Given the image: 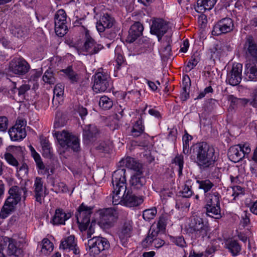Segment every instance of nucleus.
Listing matches in <instances>:
<instances>
[{
  "mask_svg": "<svg viewBox=\"0 0 257 257\" xmlns=\"http://www.w3.org/2000/svg\"><path fill=\"white\" fill-rule=\"evenodd\" d=\"M158 234V231L150 230L147 236L142 241L143 247H148L151 246L159 248L162 246L165 241L160 238H157Z\"/></svg>",
  "mask_w": 257,
  "mask_h": 257,
  "instance_id": "nucleus-16",
  "label": "nucleus"
},
{
  "mask_svg": "<svg viewBox=\"0 0 257 257\" xmlns=\"http://www.w3.org/2000/svg\"><path fill=\"white\" fill-rule=\"evenodd\" d=\"M243 50L247 58H252L257 60V43L252 36H248L246 38L243 46Z\"/></svg>",
  "mask_w": 257,
  "mask_h": 257,
  "instance_id": "nucleus-17",
  "label": "nucleus"
},
{
  "mask_svg": "<svg viewBox=\"0 0 257 257\" xmlns=\"http://www.w3.org/2000/svg\"><path fill=\"white\" fill-rule=\"evenodd\" d=\"M242 65L240 63L234 64L231 70L227 73L226 81L231 85H237L241 81Z\"/></svg>",
  "mask_w": 257,
  "mask_h": 257,
  "instance_id": "nucleus-14",
  "label": "nucleus"
},
{
  "mask_svg": "<svg viewBox=\"0 0 257 257\" xmlns=\"http://www.w3.org/2000/svg\"><path fill=\"white\" fill-rule=\"evenodd\" d=\"M59 247L63 250H72L75 255L79 254L80 252L77 242L75 240V237L72 235L62 239Z\"/></svg>",
  "mask_w": 257,
  "mask_h": 257,
  "instance_id": "nucleus-19",
  "label": "nucleus"
},
{
  "mask_svg": "<svg viewBox=\"0 0 257 257\" xmlns=\"http://www.w3.org/2000/svg\"><path fill=\"white\" fill-rule=\"evenodd\" d=\"M132 231V221L128 219L122 220L117 234L123 245H124L128 238L131 236Z\"/></svg>",
  "mask_w": 257,
  "mask_h": 257,
  "instance_id": "nucleus-13",
  "label": "nucleus"
},
{
  "mask_svg": "<svg viewBox=\"0 0 257 257\" xmlns=\"http://www.w3.org/2000/svg\"><path fill=\"white\" fill-rule=\"evenodd\" d=\"M10 137L12 141H17L25 138L27 135L25 128H19L18 125H15L9 131Z\"/></svg>",
  "mask_w": 257,
  "mask_h": 257,
  "instance_id": "nucleus-27",
  "label": "nucleus"
},
{
  "mask_svg": "<svg viewBox=\"0 0 257 257\" xmlns=\"http://www.w3.org/2000/svg\"><path fill=\"white\" fill-rule=\"evenodd\" d=\"M170 241L175 245L184 248L187 246V243L185 240L184 237L182 235L178 236H173L170 235L169 236Z\"/></svg>",
  "mask_w": 257,
  "mask_h": 257,
  "instance_id": "nucleus-42",
  "label": "nucleus"
},
{
  "mask_svg": "<svg viewBox=\"0 0 257 257\" xmlns=\"http://www.w3.org/2000/svg\"><path fill=\"white\" fill-rule=\"evenodd\" d=\"M55 24L58 22L59 24L66 23V14L64 10H58L55 15Z\"/></svg>",
  "mask_w": 257,
  "mask_h": 257,
  "instance_id": "nucleus-47",
  "label": "nucleus"
},
{
  "mask_svg": "<svg viewBox=\"0 0 257 257\" xmlns=\"http://www.w3.org/2000/svg\"><path fill=\"white\" fill-rule=\"evenodd\" d=\"M125 169L119 168L112 175V184L113 190L112 197L113 205L122 203V194L126 191Z\"/></svg>",
  "mask_w": 257,
  "mask_h": 257,
  "instance_id": "nucleus-3",
  "label": "nucleus"
},
{
  "mask_svg": "<svg viewBox=\"0 0 257 257\" xmlns=\"http://www.w3.org/2000/svg\"><path fill=\"white\" fill-rule=\"evenodd\" d=\"M162 52L164 57H167L170 56L171 53V45L169 44H166V45H163Z\"/></svg>",
  "mask_w": 257,
  "mask_h": 257,
  "instance_id": "nucleus-58",
  "label": "nucleus"
},
{
  "mask_svg": "<svg viewBox=\"0 0 257 257\" xmlns=\"http://www.w3.org/2000/svg\"><path fill=\"white\" fill-rule=\"evenodd\" d=\"M98 134V131L96 126L89 124L86 125L83 128V138L87 143L90 142L94 140Z\"/></svg>",
  "mask_w": 257,
  "mask_h": 257,
  "instance_id": "nucleus-26",
  "label": "nucleus"
},
{
  "mask_svg": "<svg viewBox=\"0 0 257 257\" xmlns=\"http://www.w3.org/2000/svg\"><path fill=\"white\" fill-rule=\"evenodd\" d=\"M233 28L234 24L232 20L229 18H225L214 25L212 34L215 36L226 34L231 32Z\"/></svg>",
  "mask_w": 257,
  "mask_h": 257,
  "instance_id": "nucleus-10",
  "label": "nucleus"
},
{
  "mask_svg": "<svg viewBox=\"0 0 257 257\" xmlns=\"http://www.w3.org/2000/svg\"><path fill=\"white\" fill-rule=\"evenodd\" d=\"M114 23L113 18L108 14H104L96 23V28L100 32H103L106 29L111 28Z\"/></svg>",
  "mask_w": 257,
  "mask_h": 257,
  "instance_id": "nucleus-22",
  "label": "nucleus"
},
{
  "mask_svg": "<svg viewBox=\"0 0 257 257\" xmlns=\"http://www.w3.org/2000/svg\"><path fill=\"white\" fill-rule=\"evenodd\" d=\"M54 135L62 147L71 148L74 152L79 150V141L77 137L65 130L62 132L55 131Z\"/></svg>",
  "mask_w": 257,
  "mask_h": 257,
  "instance_id": "nucleus-5",
  "label": "nucleus"
},
{
  "mask_svg": "<svg viewBox=\"0 0 257 257\" xmlns=\"http://www.w3.org/2000/svg\"><path fill=\"white\" fill-rule=\"evenodd\" d=\"M157 210L155 207L146 209L143 211V217L146 221L153 219L156 216Z\"/></svg>",
  "mask_w": 257,
  "mask_h": 257,
  "instance_id": "nucleus-48",
  "label": "nucleus"
},
{
  "mask_svg": "<svg viewBox=\"0 0 257 257\" xmlns=\"http://www.w3.org/2000/svg\"><path fill=\"white\" fill-rule=\"evenodd\" d=\"M27 190L25 187L20 188L17 186L12 187L9 193L10 196L7 199L1 209V217L6 218L9 214L14 211L15 206L21 200L22 193H23V197L24 200L27 197Z\"/></svg>",
  "mask_w": 257,
  "mask_h": 257,
  "instance_id": "nucleus-4",
  "label": "nucleus"
},
{
  "mask_svg": "<svg viewBox=\"0 0 257 257\" xmlns=\"http://www.w3.org/2000/svg\"><path fill=\"white\" fill-rule=\"evenodd\" d=\"M30 69L29 64L22 58H15L9 63V71L20 76L25 75Z\"/></svg>",
  "mask_w": 257,
  "mask_h": 257,
  "instance_id": "nucleus-8",
  "label": "nucleus"
},
{
  "mask_svg": "<svg viewBox=\"0 0 257 257\" xmlns=\"http://www.w3.org/2000/svg\"><path fill=\"white\" fill-rule=\"evenodd\" d=\"M232 196H233V199L239 196H242L244 194V189L239 186H234L232 187Z\"/></svg>",
  "mask_w": 257,
  "mask_h": 257,
  "instance_id": "nucleus-51",
  "label": "nucleus"
},
{
  "mask_svg": "<svg viewBox=\"0 0 257 257\" xmlns=\"http://www.w3.org/2000/svg\"><path fill=\"white\" fill-rule=\"evenodd\" d=\"M180 193L185 198H189L192 195L193 192L191 189V182L190 181L186 182L182 190L180 191Z\"/></svg>",
  "mask_w": 257,
  "mask_h": 257,
  "instance_id": "nucleus-43",
  "label": "nucleus"
},
{
  "mask_svg": "<svg viewBox=\"0 0 257 257\" xmlns=\"http://www.w3.org/2000/svg\"><path fill=\"white\" fill-rule=\"evenodd\" d=\"M93 90L96 93L106 91L109 87L111 77L106 72L98 71L94 75Z\"/></svg>",
  "mask_w": 257,
  "mask_h": 257,
  "instance_id": "nucleus-6",
  "label": "nucleus"
},
{
  "mask_svg": "<svg viewBox=\"0 0 257 257\" xmlns=\"http://www.w3.org/2000/svg\"><path fill=\"white\" fill-rule=\"evenodd\" d=\"M172 163L178 166L179 175L181 176L182 174V170L184 165L183 156L177 155L172 160Z\"/></svg>",
  "mask_w": 257,
  "mask_h": 257,
  "instance_id": "nucleus-44",
  "label": "nucleus"
},
{
  "mask_svg": "<svg viewBox=\"0 0 257 257\" xmlns=\"http://www.w3.org/2000/svg\"><path fill=\"white\" fill-rule=\"evenodd\" d=\"M99 105L104 110L110 109L113 106L112 101L107 96H103L100 97L99 101Z\"/></svg>",
  "mask_w": 257,
  "mask_h": 257,
  "instance_id": "nucleus-40",
  "label": "nucleus"
},
{
  "mask_svg": "<svg viewBox=\"0 0 257 257\" xmlns=\"http://www.w3.org/2000/svg\"><path fill=\"white\" fill-rule=\"evenodd\" d=\"M28 32V28L24 25L17 24L11 29L12 34L17 38H22L26 36Z\"/></svg>",
  "mask_w": 257,
  "mask_h": 257,
  "instance_id": "nucleus-33",
  "label": "nucleus"
},
{
  "mask_svg": "<svg viewBox=\"0 0 257 257\" xmlns=\"http://www.w3.org/2000/svg\"><path fill=\"white\" fill-rule=\"evenodd\" d=\"M209 53L210 54V58L214 59L217 58L219 55V51L216 47H213L210 49Z\"/></svg>",
  "mask_w": 257,
  "mask_h": 257,
  "instance_id": "nucleus-63",
  "label": "nucleus"
},
{
  "mask_svg": "<svg viewBox=\"0 0 257 257\" xmlns=\"http://www.w3.org/2000/svg\"><path fill=\"white\" fill-rule=\"evenodd\" d=\"M192 136L186 133L182 138L183 152L184 154H188L190 151L189 149V142L192 140Z\"/></svg>",
  "mask_w": 257,
  "mask_h": 257,
  "instance_id": "nucleus-46",
  "label": "nucleus"
},
{
  "mask_svg": "<svg viewBox=\"0 0 257 257\" xmlns=\"http://www.w3.org/2000/svg\"><path fill=\"white\" fill-rule=\"evenodd\" d=\"M144 27L139 22H136L133 24L129 31L127 36L126 42L131 43L135 41L143 34Z\"/></svg>",
  "mask_w": 257,
  "mask_h": 257,
  "instance_id": "nucleus-21",
  "label": "nucleus"
},
{
  "mask_svg": "<svg viewBox=\"0 0 257 257\" xmlns=\"http://www.w3.org/2000/svg\"><path fill=\"white\" fill-rule=\"evenodd\" d=\"M225 245L227 248L234 256L237 255L241 251V246L238 241L234 239H231L227 240Z\"/></svg>",
  "mask_w": 257,
  "mask_h": 257,
  "instance_id": "nucleus-35",
  "label": "nucleus"
},
{
  "mask_svg": "<svg viewBox=\"0 0 257 257\" xmlns=\"http://www.w3.org/2000/svg\"><path fill=\"white\" fill-rule=\"evenodd\" d=\"M124 163L125 162V165L131 169L135 170L136 172H142L141 169L142 165L137 162L134 158L131 157H127L125 160L122 161Z\"/></svg>",
  "mask_w": 257,
  "mask_h": 257,
  "instance_id": "nucleus-37",
  "label": "nucleus"
},
{
  "mask_svg": "<svg viewBox=\"0 0 257 257\" xmlns=\"http://www.w3.org/2000/svg\"><path fill=\"white\" fill-rule=\"evenodd\" d=\"M42 246L41 251L44 253L50 252L53 250V244L48 238H44L42 241Z\"/></svg>",
  "mask_w": 257,
  "mask_h": 257,
  "instance_id": "nucleus-49",
  "label": "nucleus"
},
{
  "mask_svg": "<svg viewBox=\"0 0 257 257\" xmlns=\"http://www.w3.org/2000/svg\"><path fill=\"white\" fill-rule=\"evenodd\" d=\"M216 2L217 0H197L195 10L198 13H203L206 10H211Z\"/></svg>",
  "mask_w": 257,
  "mask_h": 257,
  "instance_id": "nucleus-30",
  "label": "nucleus"
},
{
  "mask_svg": "<svg viewBox=\"0 0 257 257\" xmlns=\"http://www.w3.org/2000/svg\"><path fill=\"white\" fill-rule=\"evenodd\" d=\"M220 198L221 196L218 192L212 190L209 193H206L204 195L205 205L220 204Z\"/></svg>",
  "mask_w": 257,
  "mask_h": 257,
  "instance_id": "nucleus-29",
  "label": "nucleus"
},
{
  "mask_svg": "<svg viewBox=\"0 0 257 257\" xmlns=\"http://www.w3.org/2000/svg\"><path fill=\"white\" fill-rule=\"evenodd\" d=\"M115 61L117 63V68L119 69V67L124 62V58L121 54V50L119 48H116L115 50Z\"/></svg>",
  "mask_w": 257,
  "mask_h": 257,
  "instance_id": "nucleus-52",
  "label": "nucleus"
},
{
  "mask_svg": "<svg viewBox=\"0 0 257 257\" xmlns=\"http://www.w3.org/2000/svg\"><path fill=\"white\" fill-rule=\"evenodd\" d=\"M167 221L166 219L164 216H161L157 223L158 228L160 230H162L165 229Z\"/></svg>",
  "mask_w": 257,
  "mask_h": 257,
  "instance_id": "nucleus-59",
  "label": "nucleus"
},
{
  "mask_svg": "<svg viewBox=\"0 0 257 257\" xmlns=\"http://www.w3.org/2000/svg\"><path fill=\"white\" fill-rule=\"evenodd\" d=\"M103 48V46L97 43L90 36L88 31L85 32V42L84 43L82 51L86 53V55H92L98 53Z\"/></svg>",
  "mask_w": 257,
  "mask_h": 257,
  "instance_id": "nucleus-11",
  "label": "nucleus"
},
{
  "mask_svg": "<svg viewBox=\"0 0 257 257\" xmlns=\"http://www.w3.org/2000/svg\"><path fill=\"white\" fill-rule=\"evenodd\" d=\"M205 208L206 209V214L208 216L215 219H219L221 217L220 204L205 205Z\"/></svg>",
  "mask_w": 257,
  "mask_h": 257,
  "instance_id": "nucleus-32",
  "label": "nucleus"
},
{
  "mask_svg": "<svg viewBox=\"0 0 257 257\" xmlns=\"http://www.w3.org/2000/svg\"><path fill=\"white\" fill-rule=\"evenodd\" d=\"M43 182L42 178L37 177L35 180L34 187L35 197L36 201L40 204L42 203L43 198Z\"/></svg>",
  "mask_w": 257,
  "mask_h": 257,
  "instance_id": "nucleus-28",
  "label": "nucleus"
},
{
  "mask_svg": "<svg viewBox=\"0 0 257 257\" xmlns=\"http://www.w3.org/2000/svg\"><path fill=\"white\" fill-rule=\"evenodd\" d=\"M250 105L255 107L257 105V87L254 89Z\"/></svg>",
  "mask_w": 257,
  "mask_h": 257,
  "instance_id": "nucleus-64",
  "label": "nucleus"
},
{
  "mask_svg": "<svg viewBox=\"0 0 257 257\" xmlns=\"http://www.w3.org/2000/svg\"><path fill=\"white\" fill-rule=\"evenodd\" d=\"M71 216L70 213H66L62 209L58 208L56 209L51 222L55 225L64 224Z\"/></svg>",
  "mask_w": 257,
  "mask_h": 257,
  "instance_id": "nucleus-24",
  "label": "nucleus"
},
{
  "mask_svg": "<svg viewBox=\"0 0 257 257\" xmlns=\"http://www.w3.org/2000/svg\"><path fill=\"white\" fill-rule=\"evenodd\" d=\"M30 89V86L28 84H23L18 89V95L19 96H23L25 93Z\"/></svg>",
  "mask_w": 257,
  "mask_h": 257,
  "instance_id": "nucleus-61",
  "label": "nucleus"
},
{
  "mask_svg": "<svg viewBox=\"0 0 257 257\" xmlns=\"http://www.w3.org/2000/svg\"><path fill=\"white\" fill-rule=\"evenodd\" d=\"M64 85L61 83L56 84L54 89V94L57 97L62 96L64 93Z\"/></svg>",
  "mask_w": 257,
  "mask_h": 257,
  "instance_id": "nucleus-56",
  "label": "nucleus"
},
{
  "mask_svg": "<svg viewBox=\"0 0 257 257\" xmlns=\"http://www.w3.org/2000/svg\"><path fill=\"white\" fill-rule=\"evenodd\" d=\"M239 149H240L241 153L244 155V158L248 155L250 153L251 149L249 144L248 143L239 144L237 145Z\"/></svg>",
  "mask_w": 257,
  "mask_h": 257,
  "instance_id": "nucleus-53",
  "label": "nucleus"
},
{
  "mask_svg": "<svg viewBox=\"0 0 257 257\" xmlns=\"http://www.w3.org/2000/svg\"><path fill=\"white\" fill-rule=\"evenodd\" d=\"M229 159L234 163L238 162L244 158L243 153L237 145L231 147L228 152Z\"/></svg>",
  "mask_w": 257,
  "mask_h": 257,
  "instance_id": "nucleus-31",
  "label": "nucleus"
},
{
  "mask_svg": "<svg viewBox=\"0 0 257 257\" xmlns=\"http://www.w3.org/2000/svg\"><path fill=\"white\" fill-rule=\"evenodd\" d=\"M173 195V191L169 189H163L161 190L160 192L161 196L163 197L164 199H166L167 197H171Z\"/></svg>",
  "mask_w": 257,
  "mask_h": 257,
  "instance_id": "nucleus-60",
  "label": "nucleus"
},
{
  "mask_svg": "<svg viewBox=\"0 0 257 257\" xmlns=\"http://www.w3.org/2000/svg\"><path fill=\"white\" fill-rule=\"evenodd\" d=\"M245 74L251 81H257V60L249 61L245 65Z\"/></svg>",
  "mask_w": 257,
  "mask_h": 257,
  "instance_id": "nucleus-25",
  "label": "nucleus"
},
{
  "mask_svg": "<svg viewBox=\"0 0 257 257\" xmlns=\"http://www.w3.org/2000/svg\"><path fill=\"white\" fill-rule=\"evenodd\" d=\"M5 158L7 162L15 167H18L19 165L18 161L10 153H7L5 154Z\"/></svg>",
  "mask_w": 257,
  "mask_h": 257,
  "instance_id": "nucleus-54",
  "label": "nucleus"
},
{
  "mask_svg": "<svg viewBox=\"0 0 257 257\" xmlns=\"http://www.w3.org/2000/svg\"><path fill=\"white\" fill-rule=\"evenodd\" d=\"M143 202L142 197H138L130 190H126L122 194V203L126 206L132 207L137 206Z\"/></svg>",
  "mask_w": 257,
  "mask_h": 257,
  "instance_id": "nucleus-18",
  "label": "nucleus"
},
{
  "mask_svg": "<svg viewBox=\"0 0 257 257\" xmlns=\"http://www.w3.org/2000/svg\"><path fill=\"white\" fill-rule=\"evenodd\" d=\"M199 60L200 59L198 55H193L186 67V70L190 71L193 69L198 64Z\"/></svg>",
  "mask_w": 257,
  "mask_h": 257,
  "instance_id": "nucleus-50",
  "label": "nucleus"
},
{
  "mask_svg": "<svg viewBox=\"0 0 257 257\" xmlns=\"http://www.w3.org/2000/svg\"><path fill=\"white\" fill-rule=\"evenodd\" d=\"M61 71L67 76L71 83H74L78 81V75L73 70L71 66H69L66 69L62 70Z\"/></svg>",
  "mask_w": 257,
  "mask_h": 257,
  "instance_id": "nucleus-39",
  "label": "nucleus"
},
{
  "mask_svg": "<svg viewBox=\"0 0 257 257\" xmlns=\"http://www.w3.org/2000/svg\"><path fill=\"white\" fill-rule=\"evenodd\" d=\"M93 207L87 206L82 203L75 213V217L81 230H86L90 223V216Z\"/></svg>",
  "mask_w": 257,
  "mask_h": 257,
  "instance_id": "nucleus-7",
  "label": "nucleus"
},
{
  "mask_svg": "<svg viewBox=\"0 0 257 257\" xmlns=\"http://www.w3.org/2000/svg\"><path fill=\"white\" fill-rule=\"evenodd\" d=\"M43 81L49 84H54L56 82V78L52 70H47L43 76Z\"/></svg>",
  "mask_w": 257,
  "mask_h": 257,
  "instance_id": "nucleus-45",
  "label": "nucleus"
},
{
  "mask_svg": "<svg viewBox=\"0 0 257 257\" xmlns=\"http://www.w3.org/2000/svg\"><path fill=\"white\" fill-rule=\"evenodd\" d=\"M169 27L168 23L161 19H156L153 21L151 28V33L156 35L158 40L160 41L163 36L167 33Z\"/></svg>",
  "mask_w": 257,
  "mask_h": 257,
  "instance_id": "nucleus-15",
  "label": "nucleus"
},
{
  "mask_svg": "<svg viewBox=\"0 0 257 257\" xmlns=\"http://www.w3.org/2000/svg\"><path fill=\"white\" fill-rule=\"evenodd\" d=\"M145 127L143 124L142 116L137 120L133 125L131 130V135L134 137H138L140 136L144 132Z\"/></svg>",
  "mask_w": 257,
  "mask_h": 257,
  "instance_id": "nucleus-36",
  "label": "nucleus"
},
{
  "mask_svg": "<svg viewBox=\"0 0 257 257\" xmlns=\"http://www.w3.org/2000/svg\"><path fill=\"white\" fill-rule=\"evenodd\" d=\"M55 31L56 34L60 37H63L68 31V28L66 23L59 24L58 22L55 24Z\"/></svg>",
  "mask_w": 257,
  "mask_h": 257,
  "instance_id": "nucleus-41",
  "label": "nucleus"
},
{
  "mask_svg": "<svg viewBox=\"0 0 257 257\" xmlns=\"http://www.w3.org/2000/svg\"><path fill=\"white\" fill-rule=\"evenodd\" d=\"M32 156L34 158L37 167L40 170H44L45 169V165L42 161L40 155L37 153Z\"/></svg>",
  "mask_w": 257,
  "mask_h": 257,
  "instance_id": "nucleus-57",
  "label": "nucleus"
},
{
  "mask_svg": "<svg viewBox=\"0 0 257 257\" xmlns=\"http://www.w3.org/2000/svg\"><path fill=\"white\" fill-rule=\"evenodd\" d=\"M54 189L57 193L62 192L66 193L68 191V189L66 184L63 182H60L56 185H54Z\"/></svg>",
  "mask_w": 257,
  "mask_h": 257,
  "instance_id": "nucleus-55",
  "label": "nucleus"
},
{
  "mask_svg": "<svg viewBox=\"0 0 257 257\" xmlns=\"http://www.w3.org/2000/svg\"><path fill=\"white\" fill-rule=\"evenodd\" d=\"M130 182L131 187L134 189L139 190L144 187L146 181L142 172H138L131 177Z\"/></svg>",
  "mask_w": 257,
  "mask_h": 257,
  "instance_id": "nucleus-23",
  "label": "nucleus"
},
{
  "mask_svg": "<svg viewBox=\"0 0 257 257\" xmlns=\"http://www.w3.org/2000/svg\"><path fill=\"white\" fill-rule=\"evenodd\" d=\"M196 163L200 169H205L214 165L216 160L214 148L206 142L196 144L194 147Z\"/></svg>",
  "mask_w": 257,
  "mask_h": 257,
  "instance_id": "nucleus-1",
  "label": "nucleus"
},
{
  "mask_svg": "<svg viewBox=\"0 0 257 257\" xmlns=\"http://www.w3.org/2000/svg\"><path fill=\"white\" fill-rule=\"evenodd\" d=\"M8 126V119L5 116H1V131H6Z\"/></svg>",
  "mask_w": 257,
  "mask_h": 257,
  "instance_id": "nucleus-62",
  "label": "nucleus"
},
{
  "mask_svg": "<svg viewBox=\"0 0 257 257\" xmlns=\"http://www.w3.org/2000/svg\"><path fill=\"white\" fill-rule=\"evenodd\" d=\"M187 231L195 243L210 237V229L208 223L198 216H193L188 225Z\"/></svg>",
  "mask_w": 257,
  "mask_h": 257,
  "instance_id": "nucleus-2",
  "label": "nucleus"
},
{
  "mask_svg": "<svg viewBox=\"0 0 257 257\" xmlns=\"http://www.w3.org/2000/svg\"><path fill=\"white\" fill-rule=\"evenodd\" d=\"M8 246V253L10 255H14L19 256L22 253V250L16 246L14 240L8 237H2L1 239V250Z\"/></svg>",
  "mask_w": 257,
  "mask_h": 257,
  "instance_id": "nucleus-20",
  "label": "nucleus"
},
{
  "mask_svg": "<svg viewBox=\"0 0 257 257\" xmlns=\"http://www.w3.org/2000/svg\"><path fill=\"white\" fill-rule=\"evenodd\" d=\"M196 182L199 185V189L203 190L204 195L206 193H209L212 188L214 186V184L208 179L204 180H197Z\"/></svg>",
  "mask_w": 257,
  "mask_h": 257,
  "instance_id": "nucleus-38",
  "label": "nucleus"
},
{
  "mask_svg": "<svg viewBox=\"0 0 257 257\" xmlns=\"http://www.w3.org/2000/svg\"><path fill=\"white\" fill-rule=\"evenodd\" d=\"M182 91L180 94V98L182 101H186L189 97V89L191 86V81L188 76H185L183 79Z\"/></svg>",
  "mask_w": 257,
  "mask_h": 257,
  "instance_id": "nucleus-34",
  "label": "nucleus"
},
{
  "mask_svg": "<svg viewBox=\"0 0 257 257\" xmlns=\"http://www.w3.org/2000/svg\"><path fill=\"white\" fill-rule=\"evenodd\" d=\"M87 244L90 251L95 254H99L109 247L108 240L100 236H95L89 239Z\"/></svg>",
  "mask_w": 257,
  "mask_h": 257,
  "instance_id": "nucleus-9",
  "label": "nucleus"
},
{
  "mask_svg": "<svg viewBox=\"0 0 257 257\" xmlns=\"http://www.w3.org/2000/svg\"><path fill=\"white\" fill-rule=\"evenodd\" d=\"M116 220V212L112 208H107L100 211L99 223L102 227L109 228L113 226Z\"/></svg>",
  "mask_w": 257,
  "mask_h": 257,
  "instance_id": "nucleus-12",
  "label": "nucleus"
}]
</instances>
